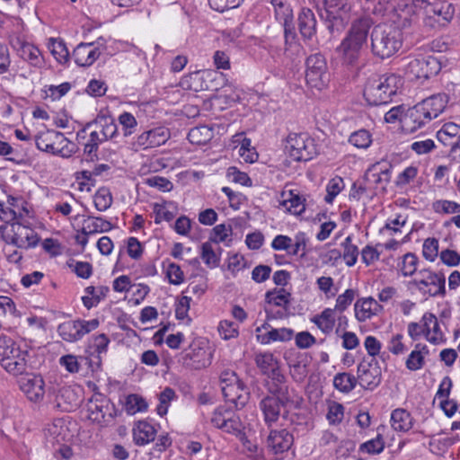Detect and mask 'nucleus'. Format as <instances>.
<instances>
[{
    "mask_svg": "<svg viewBox=\"0 0 460 460\" xmlns=\"http://www.w3.org/2000/svg\"><path fill=\"white\" fill-rule=\"evenodd\" d=\"M448 102L449 96L447 93H437L408 108L401 118L402 130L414 133L424 128L445 111Z\"/></svg>",
    "mask_w": 460,
    "mask_h": 460,
    "instance_id": "obj_1",
    "label": "nucleus"
},
{
    "mask_svg": "<svg viewBox=\"0 0 460 460\" xmlns=\"http://www.w3.org/2000/svg\"><path fill=\"white\" fill-rule=\"evenodd\" d=\"M373 20L368 16H360L352 21L345 37L335 49V54L344 66H355L362 56L367 42Z\"/></svg>",
    "mask_w": 460,
    "mask_h": 460,
    "instance_id": "obj_2",
    "label": "nucleus"
},
{
    "mask_svg": "<svg viewBox=\"0 0 460 460\" xmlns=\"http://www.w3.org/2000/svg\"><path fill=\"white\" fill-rule=\"evenodd\" d=\"M370 47L372 54L385 59L396 54L402 46V35L395 26L379 23L370 32Z\"/></svg>",
    "mask_w": 460,
    "mask_h": 460,
    "instance_id": "obj_3",
    "label": "nucleus"
},
{
    "mask_svg": "<svg viewBox=\"0 0 460 460\" xmlns=\"http://www.w3.org/2000/svg\"><path fill=\"white\" fill-rule=\"evenodd\" d=\"M400 79L394 74L375 75L367 79L364 97L369 105L386 104L396 94Z\"/></svg>",
    "mask_w": 460,
    "mask_h": 460,
    "instance_id": "obj_4",
    "label": "nucleus"
},
{
    "mask_svg": "<svg viewBox=\"0 0 460 460\" xmlns=\"http://www.w3.org/2000/svg\"><path fill=\"white\" fill-rule=\"evenodd\" d=\"M422 25L427 31L447 27L456 13L455 5L447 0H422Z\"/></svg>",
    "mask_w": 460,
    "mask_h": 460,
    "instance_id": "obj_5",
    "label": "nucleus"
},
{
    "mask_svg": "<svg viewBox=\"0 0 460 460\" xmlns=\"http://www.w3.org/2000/svg\"><path fill=\"white\" fill-rule=\"evenodd\" d=\"M28 351L22 349L9 337L0 336V364L13 376L22 375L28 367Z\"/></svg>",
    "mask_w": 460,
    "mask_h": 460,
    "instance_id": "obj_6",
    "label": "nucleus"
},
{
    "mask_svg": "<svg viewBox=\"0 0 460 460\" xmlns=\"http://www.w3.org/2000/svg\"><path fill=\"white\" fill-rule=\"evenodd\" d=\"M422 0H394L391 21L401 30L411 28L422 17Z\"/></svg>",
    "mask_w": 460,
    "mask_h": 460,
    "instance_id": "obj_7",
    "label": "nucleus"
},
{
    "mask_svg": "<svg viewBox=\"0 0 460 460\" xmlns=\"http://www.w3.org/2000/svg\"><path fill=\"white\" fill-rule=\"evenodd\" d=\"M28 225V219L13 222L11 224V234H6L7 226L2 225L0 226V234L5 243L13 244L18 248L29 249L35 247L40 238L37 233Z\"/></svg>",
    "mask_w": 460,
    "mask_h": 460,
    "instance_id": "obj_8",
    "label": "nucleus"
},
{
    "mask_svg": "<svg viewBox=\"0 0 460 460\" xmlns=\"http://www.w3.org/2000/svg\"><path fill=\"white\" fill-rule=\"evenodd\" d=\"M212 350L205 339H195L181 357V363L189 369L199 370L211 364Z\"/></svg>",
    "mask_w": 460,
    "mask_h": 460,
    "instance_id": "obj_9",
    "label": "nucleus"
},
{
    "mask_svg": "<svg viewBox=\"0 0 460 460\" xmlns=\"http://www.w3.org/2000/svg\"><path fill=\"white\" fill-rule=\"evenodd\" d=\"M286 150L294 161H309L316 154L314 141L306 133H290Z\"/></svg>",
    "mask_w": 460,
    "mask_h": 460,
    "instance_id": "obj_10",
    "label": "nucleus"
},
{
    "mask_svg": "<svg viewBox=\"0 0 460 460\" xmlns=\"http://www.w3.org/2000/svg\"><path fill=\"white\" fill-rule=\"evenodd\" d=\"M441 69L439 60L433 56L410 58L404 71L407 75L416 79H428L436 75Z\"/></svg>",
    "mask_w": 460,
    "mask_h": 460,
    "instance_id": "obj_11",
    "label": "nucleus"
},
{
    "mask_svg": "<svg viewBox=\"0 0 460 460\" xmlns=\"http://www.w3.org/2000/svg\"><path fill=\"white\" fill-rule=\"evenodd\" d=\"M99 324L98 319L66 321L58 326V332L64 341L75 342L98 328Z\"/></svg>",
    "mask_w": 460,
    "mask_h": 460,
    "instance_id": "obj_12",
    "label": "nucleus"
},
{
    "mask_svg": "<svg viewBox=\"0 0 460 460\" xmlns=\"http://www.w3.org/2000/svg\"><path fill=\"white\" fill-rule=\"evenodd\" d=\"M420 279H415L411 283L423 295L429 296H444L446 293V279L444 275L429 270L420 271Z\"/></svg>",
    "mask_w": 460,
    "mask_h": 460,
    "instance_id": "obj_13",
    "label": "nucleus"
},
{
    "mask_svg": "<svg viewBox=\"0 0 460 460\" xmlns=\"http://www.w3.org/2000/svg\"><path fill=\"white\" fill-rule=\"evenodd\" d=\"M305 80L308 85L322 89L328 80L327 64L321 54H314L306 59Z\"/></svg>",
    "mask_w": 460,
    "mask_h": 460,
    "instance_id": "obj_14",
    "label": "nucleus"
},
{
    "mask_svg": "<svg viewBox=\"0 0 460 460\" xmlns=\"http://www.w3.org/2000/svg\"><path fill=\"white\" fill-rule=\"evenodd\" d=\"M358 382L364 389L373 390L379 385L382 379L381 368L376 358L364 359L358 366Z\"/></svg>",
    "mask_w": 460,
    "mask_h": 460,
    "instance_id": "obj_15",
    "label": "nucleus"
},
{
    "mask_svg": "<svg viewBox=\"0 0 460 460\" xmlns=\"http://www.w3.org/2000/svg\"><path fill=\"white\" fill-rule=\"evenodd\" d=\"M323 7L325 8L328 13V30L333 33L336 31H341L346 22L347 20L342 16V13H347L349 10L348 4L344 2V0H323Z\"/></svg>",
    "mask_w": 460,
    "mask_h": 460,
    "instance_id": "obj_16",
    "label": "nucleus"
},
{
    "mask_svg": "<svg viewBox=\"0 0 460 460\" xmlns=\"http://www.w3.org/2000/svg\"><path fill=\"white\" fill-rule=\"evenodd\" d=\"M88 418L93 422L106 424L113 419L114 407L104 396L92 398L87 404Z\"/></svg>",
    "mask_w": 460,
    "mask_h": 460,
    "instance_id": "obj_17",
    "label": "nucleus"
},
{
    "mask_svg": "<svg viewBox=\"0 0 460 460\" xmlns=\"http://www.w3.org/2000/svg\"><path fill=\"white\" fill-rule=\"evenodd\" d=\"M169 137V130L160 127L143 132L132 145L135 150L154 148L165 144Z\"/></svg>",
    "mask_w": 460,
    "mask_h": 460,
    "instance_id": "obj_18",
    "label": "nucleus"
},
{
    "mask_svg": "<svg viewBox=\"0 0 460 460\" xmlns=\"http://www.w3.org/2000/svg\"><path fill=\"white\" fill-rule=\"evenodd\" d=\"M391 165L387 163H376L372 164L365 174L366 181L376 190L385 191L390 181Z\"/></svg>",
    "mask_w": 460,
    "mask_h": 460,
    "instance_id": "obj_19",
    "label": "nucleus"
},
{
    "mask_svg": "<svg viewBox=\"0 0 460 460\" xmlns=\"http://www.w3.org/2000/svg\"><path fill=\"white\" fill-rule=\"evenodd\" d=\"M271 4L275 10V17L284 27L286 40L289 38L294 39V24H293V10L290 5L284 0H271Z\"/></svg>",
    "mask_w": 460,
    "mask_h": 460,
    "instance_id": "obj_20",
    "label": "nucleus"
},
{
    "mask_svg": "<svg viewBox=\"0 0 460 460\" xmlns=\"http://www.w3.org/2000/svg\"><path fill=\"white\" fill-rule=\"evenodd\" d=\"M20 388L31 402H39L43 399L45 394V383L38 375H27L20 380Z\"/></svg>",
    "mask_w": 460,
    "mask_h": 460,
    "instance_id": "obj_21",
    "label": "nucleus"
},
{
    "mask_svg": "<svg viewBox=\"0 0 460 460\" xmlns=\"http://www.w3.org/2000/svg\"><path fill=\"white\" fill-rule=\"evenodd\" d=\"M290 401H281L275 396H265L261 400L259 406L263 414L265 423L270 427L279 419L281 407H285Z\"/></svg>",
    "mask_w": 460,
    "mask_h": 460,
    "instance_id": "obj_22",
    "label": "nucleus"
},
{
    "mask_svg": "<svg viewBox=\"0 0 460 460\" xmlns=\"http://www.w3.org/2000/svg\"><path fill=\"white\" fill-rule=\"evenodd\" d=\"M17 54L29 64L36 67H41L44 65V58L40 49L34 45L24 42L19 38L11 42Z\"/></svg>",
    "mask_w": 460,
    "mask_h": 460,
    "instance_id": "obj_23",
    "label": "nucleus"
},
{
    "mask_svg": "<svg viewBox=\"0 0 460 460\" xmlns=\"http://www.w3.org/2000/svg\"><path fill=\"white\" fill-rule=\"evenodd\" d=\"M92 128L99 130V132L108 139L114 137L118 131L117 124L111 116L99 114L94 120L87 123L85 127L77 133V137H80L82 134H84L87 129Z\"/></svg>",
    "mask_w": 460,
    "mask_h": 460,
    "instance_id": "obj_24",
    "label": "nucleus"
},
{
    "mask_svg": "<svg viewBox=\"0 0 460 460\" xmlns=\"http://www.w3.org/2000/svg\"><path fill=\"white\" fill-rule=\"evenodd\" d=\"M221 390L225 400L236 409L243 408L249 401L250 393L243 382L230 386L224 385Z\"/></svg>",
    "mask_w": 460,
    "mask_h": 460,
    "instance_id": "obj_25",
    "label": "nucleus"
},
{
    "mask_svg": "<svg viewBox=\"0 0 460 460\" xmlns=\"http://www.w3.org/2000/svg\"><path fill=\"white\" fill-rule=\"evenodd\" d=\"M101 51L93 42L80 43L73 52V58L79 66H89L100 57Z\"/></svg>",
    "mask_w": 460,
    "mask_h": 460,
    "instance_id": "obj_26",
    "label": "nucleus"
},
{
    "mask_svg": "<svg viewBox=\"0 0 460 460\" xmlns=\"http://www.w3.org/2000/svg\"><path fill=\"white\" fill-rule=\"evenodd\" d=\"M62 141H66V138L62 133L55 130L40 133L35 138L36 146L40 150L54 155L62 153L61 149L55 146L56 142Z\"/></svg>",
    "mask_w": 460,
    "mask_h": 460,
    "instance_id": "obj_27",
    "label": "nucleus"
},
{
    "mask_svg": "<svg viewBox=\"0 0 460 460\" xmlns=\"http://www.w3.org/2000/svg\"><path fill=\"white\" fill-rule=\"evenodd\" d=\"M294 438L287 429L271 430L268 437V447L275 454L288 451L293 445Z\"/></svg>",
    "mask_w": 460,
    "mask_h": 460,
    "instance_id": "obj_28",
    "label": "nucleus"
},
{
    "mask_svg": "<svg viewBox=\"0 0 460 460\" xmlns=\"http://www.w3.org/2000/svg\"><path fill=\"white\" fill-rule=\"evenodd\" d=\"M425 326L426 339L433 344H439L445 341L438 318L432 313H425L421 318Z\"/></svg>",
    "mask_w": 460,
    "mask_h": 460,
    "instance_id": "obj_29",
    "label": "nucleus"
},
{
    "mask_svg": "<svg viewBox=\"0 0 460 460\" xmlns=\"http://www.w3.org/2000/svg\"><path fill=\"white\" fill-rule=\"evenodd\" d=\"M298 28L302 37L311 40L316 33V19L312 10L304 8L298 16Z\"/></svg>",
    "mask_w": 460,
    "mask_h": 460,
    "instance_id": "obj_30",
    "label": "nucleus"
},
{
    "mask_svg": "<svg viewBox=\"0 0 460 460\" xmlns=\"http://www.w3.org/2000/svg\"><path fill=\"white\" fill-rule=\"evenodd\" d=\"M155 435V427L146 420L138 421L133 428V438L137 446H144L154 441Z\"/></svg>",
    "mask_w": 460,
    "mask_h": 460,
    "instance_id": "obj_31",
    "label": "nucleus"
},
{
    "mask_svg": "<svg viewBox=\"0 0 460 460\" xmlns=\"http://www.w3.org/2000/svg\"><path fill=\"white\" fill-rule=\"evenodd\" d=\"M7 202L15 216V221H24L33 217L31 206L23 198L10 196Z\"/></svg>",
    "mask_w": 460,
    "mask_h": 460,
    "instance_id": "obj_32",
    "label": "nucleus"
},
{
    "mask_svg": "<svg viewBox=\"0 0 460 460\" xmlns=\"http://www.w3.org/2000/svg\"><path fill=\"white\" fill-rule=\"evenodd\" d=\"M378 303L371 296L358 300L355 304V315L359 322H364L376 314Z\"/></svg>",
    "mask_w": 460,
    "mask_h": 460,
    "instance_id": "obj_33",
    "label": "nucleus"
},
{
    "mask_svg": "<svg viewBox=\"0 0 460 460\" xmlns=\"http://www.w3.org/2000/svg\"><path fill=\"white\" fill-rule=\"evenodd\" d=\"M111 227V224L101 217H88L87 219L84 220L82 234L89 235L108 232Z\"/></svg>",
    "mask_w": 460,
    "mask_h": 460,
    "instance_id": "obj_34",
    "label": "nucleus"
},
{
    "mask_svg": "<svg viewBox=\"0 0 460 460\" xmlns=\"http://www.w3.org/2000/svg\"><path fill=\"white\" fill-rule=\"evenodd\" d=\"M429 354V349L426 345L418 343L415 345L414 349L408 356L405 366L411 371H417L423 367L425 364L424 357Z\"/></svg>",
    "mask_w": 460,
    "mask_h": 460,
    "instance_id": "obj_35",
    "label": "nucleus"
},
{
    "mask_svg": "<svg viewBox=\"0 0 460 460\" xmlns=\"http://www.w3.org/2000/svg\"><path fill=\"white\" fill-rule=\"evenodd\" d=\"M294 331L289 328L271 329L264 334H258L257 338L262 344H269L272 341H288L292 339Z\"/></svg>",
    "mask_w": 460,
    "mask_h": 460,
    "instance_id": "obj_36",
    "label": "nucleus"
},
{
    "mask_svg": "<svg viewBox=\"0 0 460 460\" xmlns=\"http://www.w3.org/2000/svg\"><path fill=\"white\" fill-rule=\"evenodd\" d=\"M392 427L397 431H408L412 427V417L403 409L393 411L391 415Z\"/></svg>",
    "mask_w": 460,
    "mask_h": 460,
    "instance_id": "obj_37",
    "label": "nucleus"
},
{
    "mask_svg": "<svg viewBox=\"0 0 460 460\" xmlns=\"http://www.w3.org/2000/svg\"><path fill=\"white\" fill-rule=\"evenodd\" d=\"M213 136V129L203 125L192 128L188 134V139L191 144L202 146L208 143Z\"/></svg>",
    "mask_w": 460,
    "mask_h": 460,
    "instance_id": "obj_38",
    "label": "nucleus"
},
{
    "mask_svg": "<svg viewBox=\"0 0 460 460\" xmlns=\"http://www.w3.org/2000/svg\"><path fill=\"white\" fill-rule=\"evenodd\" d=\"M335 309L326 308L320 314L315 315L312 321L323 333H330L335 324Z\"/></svg>",
    "mask_w": 460,
    "mask_h": 460,
    "instance_id": "obj_39",
    "label": "nucleus"
},
{
    "mask_svg": "<svg viewBox=\"0 0 460 460\" xmlns=\"http://www.w3.org/2000/svg\"><path fill=\"white\" fill-rule=\"evenodd\" d=\"M154 213L155 224H160L162 221H172L177 214V209L172 202H164V204H155Z\"/></svg>",
    "mask_w": 460,
    "mask_h": 460,
    "instance_id": "obj_40",
    "label": "nucleus"
},
{
    "mask_svg": "<svg viewBox=\"0 0 460 460\" xmlns=\"http://www.w3.org/2000/svg\"><path fill=\"white\" fill-rule=\"evenodd\" d=\"M107 140L108 138L104 137V136L101 134L99 130L93 128L90 132L88 142L84 144V154L89 157L90 160L93 161L95 157H97L99 145Z\"/></svg>",
    "mask_w": 460,
    "mask_h": 460,
    "instance_id": "obj_41",
    "label": "nucleus"
},
{
    "mask_svg": "<svg viewBox=\"0 0 460 460\" xmlns=\"http://www.w3.org/2000/svg\"><path fill=\"white\" fill-rule=\"evenodd\" d=\"M255 363L263 375H268L279 367L278 359L270 352L257 354Z\"/></svg>",
    "mask_w": 460,
    "mask_h": 460,
    "instance_id": "obj_42",
    "label": "nucleus"
},
{
    "mask_svg": "<svg viewBox=\"0 0 460 460\" xmlns=\"http://www.w3.org/2000/svg\"><path fill=\"white\" fill-rule=\"evenodd\" d=\"M358 379L349 373H339L333 378V385L336 389L342 393H349L352 391Z\"/></svg>",
    "mask_w": 460,
    "mask_h": 460,
    "instance_id": "obj_43",
    "label": "nucleus"
},
{
    "mask_svg": "<svg viewBox=\"0 0 460 460\" xmlns=\"http://www.w3.org/2000/svg\"><path fill=\"white\" fill-rule=\"evenodd\" d=\"M48 48L58 63L64 64L68 61L69 52L66 44L62 40L51 38L49 39Z\"/></svg>",
    "mask_w": 460,
    "mask_h": 460,
    "instance_id": "obj_44",
    "label": "nucleus"
},
{
    "mask_svg": "<svg viewBox=\"0 0 460 460\" xmlns=\"http://www.w3.org/2000/svg\"><path fill=\"white\" fill-rule=\"evenodd\" d=\"M146 409L147 403L140 395L133 394L127 396L125 410L128 414H135L138 411H144Z\"/></svg>",
    "mask_w": 460,
    "mask_h": 460,
    "instance_id": "obj_45",
    "label": "nucleus"
},
{
    "mask_svg": "<svg viewBox=\"0 0 460 460\" xmlns=\"http://www.w3.org/2000/svg\"><path fill=\"white\" fill-rule=\"evenodd\" d=\"M94 207L99 211L107 210L112 204V196L106 188L99 189L93 197Z\"/></svg>",
    "mask_w": 460,
    "mask_h": 460,
    "instance_id": "obj_46",
    "label": "nucleus"
},
{
    "mask_svg": "<svg viewBox=\"0 0 460 460\" xmlns=\"http://www.w3.org/2000/svg\"><path fill=\"white\" fill-rule=\"evenodd\" d=\"M344 251H343V259L345 263L351 267L357 262V259L358 256V247L352 243L351 236H347L342 243Z\"/></svg>",
    "mask_w": 460,
    "mask_h": 460,
    "instance_id": "obj_47",
    "label": "nucleus"
},
{
    "mask_svg": "<svg viewBox=\"0 0 460 460\" xmlns=\"http://www.w3.org/2000/svg\"><path fill=\"white\" fill-rule=\"evenodd\" d=\"M349 142L357 148L366 149L372 143L370 133L366 129H360L353 132L349 138Z\"/></svg>",
    "mask_w": 460,
    "mask_h": 460,
    "instance_id": "obj_48",
    "label": "nucleus"
},
{
    "mask_svg": "<svg viewBox=\"0 0 460 460\" xmlns=\"http://www.w3.org/2000/svg\"><path fill=\"white\" fill-rule=\"evenodd\" d=\"M290 293L285 288L275 289L266 293V299L277 306H286L289 304Z\"/></svg>",
    "mask_w": 460,
    "mask_h": 460,
    "instance_id": "obj_49",
    "label": "nucleus"
},
{
    "mask_svg": "<svg viewBox=\"0 0 460 460\" xmlns=\"http://www.w3.org/2000/svg\"><path fill=\"white\" fill-rule=\"evenodd\" d=\"M305 199H302L297 194H294L293 191L289 192V198L283 201V205L288 211L295 215H300L305 209Z\"/></svg>",
    "mask_w": 460,
    "mask_h": 460,
    "instance_id": "obj_50",
    "label": "nucleus"
},
{
    "mask_svg": "<svg viewBox=\"0 0 460 460\" xmlns=\"http://www.w3.org/2000/svg\"><path fill=\"white\" fill-rule=\"evenodd\" d=\"M436 213L439 214H457L460 213V204L452 200L439 199L432 204Z\"/></svg>",
    "mask_w": 460,
    "mask_h": 460,
    "instance_id": "obj_51",
    "label": "nucleus"
},
{
    "mask_svg": "<svg viewBox=\"0 0 460 460\" xmlns=\"http://www.w3.org/2000/svg\"><path fill=\"white\" fill-rule=\"evenodd\" d=\"M201 259L208 268L217 267L220 261L209 242H206L201 245Z\"/></svg>",
    "mask_w": 460,
    "mask_h": 460,
    "instance_id": "obj_52",
    "label": "nucleus"
},
{
    "mask_svg": "<svg viewBox=\"0 0 460 460\" xmlns=\"http://www.w3.org/2000/svg\"><path fill=\"white\" fill-rule=\"evenodd\" d=\"M344 188V182L342 178L334 177L331 179L326 186V196L324 200L331 204L332 203L334 198Z\"/></svg>",
    "mask_w": 460,
    "mask_h": 460,
    "instance_id": "obj_53",
    "label": "nucleus"
},
{
    "mask_svg": "<svg viewBox=\"0 0 460 460\" xmlns=\"http://www.w3.org/2000/svg\"><path fill=\"white\" fill-rule=\"evenodd\" d=\"M418 261V257L414 253H406L402 257V264L400 266L402 275L405 277L413 275L417 270Z\"/></svg>",
    "mask_w": 460,
    "mask_h": 460,
    "instance_id": "obj_54",
    "label": "nucleus"
},
{
    "mask_svg": "<svg viewBox=\"0 0 460 460\" xmlns=\"http://www.w3.org/2000/svg\"><path fill=\"white\" fill-rule=\"evenodd\" d=\"M403 335L397 333L393 335L388 341L387 349L394 355H403L407 352L408 347L403 342Z\"/></svg>",
    "mask_w": 460,
    "mask_h": 460,
    "instance_id": "obj_55",
    "label": "nucleus"
},
{
    "mask_svg": "<svg viewBox=\"0 0 460 460\" xmlns=\"http://www.w3.org/2000/svg\"><path fill=\"white\" fill-rule=\"evenodd\" d=\"M385 442L381 434H377L376 438H372L360 446V451L368 454H379L384 450Z\"/></svg>",
    "mask_w": 460,
    "mask_h": 460,
    "instance_id": "obj_56",
    "label": "nucleus"
},
{
    "mask_svg": "<svg viewBox=\"0 0 460 460\" xmlns=\"http://www.w3.org/2000/svg\"><path fill=\"white\" fill-rule=\"evenodd\" d=\"M119 122L122 126L125 137L130 136L137 126L136 118L129 112H123L119 116Z\"/></svg>",
    "mask_w": 460,
    "mask_h": 460,
    "instance_id": "obj_57",
    "label": "nucleus"
},
{
    "mask_svg": "<svg viewBox=\"0 0 460 460\" xmlns=\"http://www.w3.org/2000/svg\"><path fill=\"white\" fill-rule=\"evenodd\" d=\"M219 429L226 433L238 435L242 430V423L239 417L232 411Z\"/></svg>",
    "mask_w": 460,
    "mask_h": 460,
    "instance_id": "obj_58",
    "label": "nucleus"
},
{
    "mask_svg": "<svg viewBox=\"0 0 460 460\" xmlns=\"http://www.w3.org/2000/svg\"><path fill=\"white\" fill-rule=\"evenodd\" d=\"M175 397V392L170 387H166L159 394V404L157 405L156 411L160 416H164L167 413L169 402Z\"/></svg>",
    "mask_w": 460,
    "mask_h": 460,
    "instance_id": "obj_59",
    "label": "nucleus"
},
{
    "mask_svg": "<svg viewBox=\"0 0 460 460\" xmlns=\"http://www.w3.org/2000/svg\"><path fill=\"white\" fill-rule=\"evenodd\" d=\"M268 390L270 394V396H275L281 401H291V395L288 386L286 384H270L268 383Z\"/></svg>",
    "mask_w": 460,
    "mask_h": 460,
    "instance_id": "obj_60",
    "label": "nucleus"
},
{
    "mask_svg": "<svg viewBox=\"0 0 460 460\" xmlns=\"http://www.w3.org/2000/svg\"><path fill=\"white\" fill-rule=\"evenodd\" d=\"M422 254L428 261H433L438 254V241L436 238H428L424 241Z\"/></svg>",
    "mask_w": 460,
    "mask_h": 460,
    "instance_id": "obj_61",
    "label": "nucleus"
},
{
    "mask_svg": "<svg viewBox=\"0 0 460 460\" xmlns=\"http://www.w3.org/2000/svg\"><path fill=\"white\" fill-rule=\"evenodd\" d=\"M356 292L353 289H346L345 292L340 295L336 299V305L333 309L338 312H343L346 310L353 302Z\"/></svg>",
    "mask_w": 460,
    "mask_h": 460,
    "instance_id": "obj_62",
    "label": "nucleus"
},
{
    "mask_svg": "<svg viewBox=\"0 0 460 460\" xmlns=\"http://www.w3.org/2000/svg\"><path fill=\"white\" fill-rule=\"evenodd\" d=\"M166 276L169 279V282L172 285H180L184 280L183 271L181 270V267L174 262L168 264L166 269Z\"/></svg>",
    "mask_w": 460,
    "mask_h": 460,
    "instance_id": "obj_63",
    "label": "nucleus"
},
{
    "mask_svg": "<svg viewBox=\"0 0 460 460\" xmlns=\"http://www.w3.org/2000/svg\"><path fill=\"white\" fill-rule=\"evenodd\" d=\"M344 416V407L342 404L338 402H332L329 406L327 420L332 425L339 424L341 422Z\"/></svg>",
    "mask_w": 460,
    "mask_h": 460,
    "instance_id": "obj_64",
    "label": "nucleus"
}]
</instances>
